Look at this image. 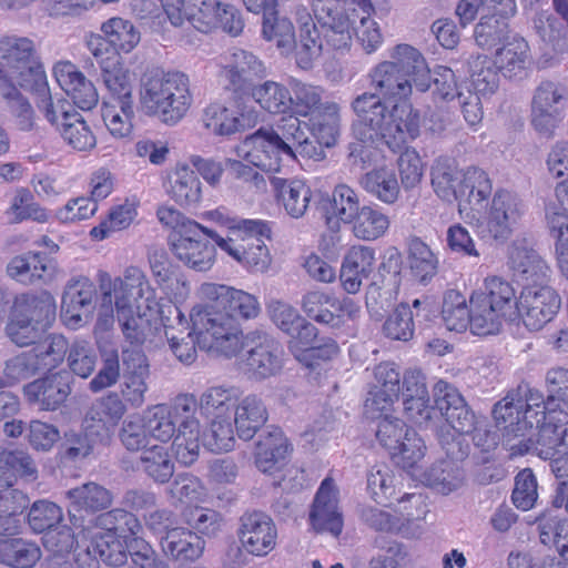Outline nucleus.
Here are the masks:
<instances>
[{"mask_svg": "<svg viewBox=\"0 0 568 568\" xmlns=\"http://www.w3.org/2000/svg\"><path fill=\"white\" fill-rule=\"evenodd\" d=\"M267 69L264 62L254 53L243 50H232L223 60L220 78L234 91L251 89L256 80L265 78Z\"/></svg>", "mask_w": 568, "mask_h": 568, "instance_id": "nucleus-21", "label": "nucleus"}, {"mask_svg": "<svg viewBox=\"0 0 568 568\" xmlns=\"http://www.w3.org/2000/svg\"><path fill=\"white\" fill-rule=\"evenodd\" d=\"M240 395L241 390L234 386H212L202 393L197 408L206 418L230 416Z\"/></svg>", "mask_w": 568, "mask_h": 568, "instance_id": "nucleus-47", "label": "nucleus"}, {"mask_svg": "<svg viewBox=\"0 0 568 568\" xmlns=\"http://www.w3.org/2000/svg\"><path fill=\"white\" fill-rule=\"evenodd\" d=\"M204 128L217 136H230L245 129L237 112L221 103H211L202 115Z\"/></svg>", "mask_w": 568, "mask_h": 568, "instance_id": "nucleus-53", "label": "nucleus"}, {"mask_svg": "<svg viewBox=\"0 0 568 568\" xmlns=\"http://www.w3.org/2000/svg\"><path fill=\"white\" fill-rule=\"evenodd\" d=\"M236 155L267 172H277L284 156L321 160L322 152L310 140L305 125L295 116L283 118L275 128L258 129L235 148Z\"/></svg>", "mask_w": 568, "mask_h": 568, "instance_id": "nucleus-5", "label": "nucleus"}, {"mask_svg": "<svg viewBox=\"0 0 568 568\" xmlns=\"http://www.w3.org/2000/svg\"><path fill=\"white\" fill-rule=\"evenodd\" d=\"M371 84L381 98L406 100L413 87L420 92L430 88V70L423 54L409 44H398L389 51V60L375 65Z\"/></svg>", "mask_w": 568, "mask_h": 568, "instance_id": "nucleus-8", "label": "nucleus"}, {"mask_svg": "<svg viewBox=\"0 0 568 568\" xmlns=\"http://www.w3.org/2000/svg\"><path fill=\"white\" fill-rule=\"evenodd\" d=\"M23 393L28 402L40 409L55 410L65 402L71 387L63 374L54 373L27 384Z\"/></svg>", "mask_w": 568, "mask_h": 568, "instance_id": "nucleus-32", "label": "nucleus"}, {"mask_svg": "<svg viewBox=\"0 0 568 568\" xmlns=\"http://www.w3.org/2000/svg\"><path fill=\"white\" fill-rule=\"evenodd\" d=\"M271 321L285 334L292 337L291 341H298L305 345L316 337V327L306 322L298 311L283 301L274 300L267 305Z\"/></svg>", "mask_w": 568, "mask_h": 568, "instance_id": "nucleus-35", "label": "nucleus"}, {"mask_svg": "<svg viewBox=\"0 0 568 568\" xmlns=\"http://www.w3.org/2000/svg\"><path fill=\"white\" fill-rule=\"evenodd\" d=\"M100 77L110 94L109 101L133 100L130 70L119 54H111L100 61Z\"/></svg>", "mask_w": 568, "mask_h": 568, "instance_id": "nucleus-40", "label": "nucleus"}, {"mask_svg": "<svg viewBox=\"0 0 568 568\" xmlns=\"http://www.w3.org/2000/svg\"><path fill=\"white\" fill-rule=\"evenodd\" d=\"M469 303L470 332L478 336L494 335L514 313L515 290L500 277H487L484 290L473 292Z\"/></svg>", "mask_w": 568, "mask_h": 568, "instance_id": "nucleus-12", "label": "nucleus"}, {"mask_svg": "<svg viewBox=\"0 0 568 568\" xmlns=\"http://www.w3.org/2000/svg\"><path fill=\"white\" fill-rule=\"evenodd\" d=\"M189 78L184 73L146 72L140 80L139 102L148 115L166 124L178 123L192 105Z\"/></svg>", "mask_w": 568, "mask_h": 568, "instance_id": "nucleus-10", "label": "nucleus"}, {"mask_svg": "<svg viewBox=\"0 0 568 568\" xmlns=\"http://www.w3.org/2000/svg\"><path fill=\"white\" fill-rule=\"evenodd\" d=\"M118 321L124 338L132 345L146 342L158 345L166 328L186 329L187 321L179 306L171 303L143 305L116 310Z\"/></svg>", "mask_w": 568, "mask_h": 568, "instance_id": "nucleus-11", "label": "nucleus"}, {"mask_svg": "<svg viewBox=\"0 0 568 568\" xmlns=\"http://www.w3.org/2000/svg\"><path fill=\"white\" fill-rule=\"evenodd\" d=\"M363 187L386 204H393L399 196V184L393 170L378 168L367 172L362 179Z\"/></svg>", "mask_w": 568, "mask_h": 568, "instance_id": "nucleus-56", "label": "nucleus"}, {"mask_svg": "<svg viewBox=\"0 0 568 568\" xmlns=\"http://www.w3.org/2000/svg\"><path fill=\"white\" fill-rule=\"evenodd\" d=\"M105 42L113 49L111 54L130 53L140 43L141 33L134 23L121 17H112L100 27Z\"/></svg>", "mask_w": 568, "mask_h": 568, "instance_id": "nucleus-43", "label": "nucleus"}, {"mask_svg": "<svg viewBox=\"0 0 568 568\" xmlns=\"http://www.w3.org/2000/svg\"><path fill=\"white\" fill-rule=\"evenodd\" d=\"M362 209L357 193L346 184L337 185L331 196L322 197L317 210L326 226L338 231L341 224H349Z\"/></svg>", "mask_w": 568, "mask_h": 568, "instance_id": "nucleus-24", "label": "nucleus"}, {"mask_svg": "<svg viewBox=\"0 0 568 568\" xmlns=\"http://www.w3.org/2000/svg\"><path fill=\"white\" fill-rule=\"evenodd\" d=\"M310 525L316 532L339 536L343 526V513L339 507V490L331 477L320 485L308 514Z\"/></svg>", "mask_w": 568, "mask_h": 568, "instance_id": "nucleus-20", "label": "nucleus"}, {"mask_svg": "<svg viewBox=\"0 0 568 568\" xmlns=\"http://www.w3.org/2000/svg\"><path fill=\"white\" fill-rule=\"evenodd\" d=\"M205 216L223 227L225 235L200 224V231L213 240L215 246L250 273H265L272 255L264 240L272 236L270 222L230 215L221 209L209 211Z\"/></svg>", "mask_w": 568, "mask_h": 568, "instance_id": "nucleus-3", "label": "nucleus"}, {"mask_svg": "<svg viewBox=\"0 0 568 568\" xmlns=\"http://www.w3.org/2000/svg\"><path fill=\"white\" fill-rule=\"evenodd\" d=\"M561 306L559 294L547 283L524 286L515 307L529 331H540L550 323Z\"/></svg>", "mask_w": 568, "mask_h": 568, "instance_id": "nucleus-18", "label": "nucleus"}, {"mask_svg": "<svg viewBox=\"0 0 568 568\" xmlns=\"http://www.w3.org/2000/svg\"><path fill=\"white\" fill-rule=\"evenodd\" d=\"M101 294L109 292L115 310L143 305H158L155 291L146 274L136 266H128L123 275L112 278L106 272L99 274Z\"/></svg>", "mask_w": 568, "mask_h": 568, "instance_id": "nucleus-16", "label": "nucleus"}, {"mask_svg": "<svg viewBox=\"0 0 568 568\" xmlns=\"http://www.w3.org/2000/svg\"><path fill=\"white\" fill-rule=\"evenodd\" d=\"M164 555L173 560L187 562L201 557L204 550L203 539L189 528L172 527L161 537Z\"/></svg>", "mask_w": 568, "mask_h": 568, "instance_id": "nucleus-37", "label": "nucleus"}, {"mask_svg": "<svg viewBox=\"0 0 568 568\" xmlns=\"http://www.w3.org/2000/svg\"><path fill=\"white\" fill-rule=\"evenodd\" d=\"M250 97L261 109L271 114H285L292 106L290 85L265 80L255 83L250 89Z\"/></svg>", "mask_w": 568, "mask_h": 568, "instance_id": "nucleus-45", "label": "nucleus"}, {"mask_svg": "<svg viewBox=\"0 0 568 568\" xmlns=\"http://www.w3.org/2000/svg\"><path fill=\"white\" fill-rule=\"evenodd\" d=\"M298 27V40L295 45L296 62L303 70L313 67V62L320 58L322 41L312 14L304 4H297L292 11Z\"/></svg>", "mask_w": 568, "mask_h": 568, "instance_id": "nucleus-33", "label": "nucleus"}, {"mask_svg": "<svg viewBox=\"0 0 568 568\" xmlns=\"http://www.w3.org/2000/svg\"><path fill=\"white\" fill-rule=\"evenodd\" d=\"M197 295L202 301H212L222 304L227 311H236L244 320H252L258 316L261 305L256 296L232 286L203 283Z\"/></svg>", "mask_w": 568, "mask_h": 568, "instance_id": "nucleus-25", "label": "nucleus"}, {"mask_svg": "<svg viewBox=\"0 0 568 568\" xmlns=\"http://www.w3.org/2000/svg\"><path fill=\"white\" fill-rule=\"evenodd\" d=\"M160 3L169 20L175 27L183 26L185 20L201 32H209L217 27L220 2L202 1L196 13L187 11L184 0H160Z\"/></svg>", "mask_w": 568, "mask_h": 568, "instance_id": "nucleus-36", "label": "nucleus"}, {"mask_svg": "<svg viewBox=\"0 0 568 568\" xmlns=\"http://www.w3.org/2000/svg\"><path fill=\"white\" fill-rule=\"evenodd\" d=\"M312 135L318 145L313 144L323 153L322 146H333L336 142L339 125V108L335 102H327L322 110L308 119ZM323 155L321 156V159Z\"/></svg>", "mask_w": 568, "mask_h": 568, "instance_id": "nucleus-48", "label": "nucleus"}, {"mask_svg": "<svg viewBox=\"0 0 568 568\" xmlns=\"http://www.w3.org/2000/svg\"><path fill=\"white\" fill-rule=\"evenodd\" d=\"M312 10L324 28L326 44L334 50L347 49L353 37L367 53L382 44L379 27L372 19L375 8L371 0H313Z\"/></svg>", "mask_w": 568, "mask_h": 568, "instance_id": "nucleus-4", "label": "nucleus"}, {"mask_svg": "<svg viewBox=\"0 0 568 568\" xmlns=\"http://www.w3.org/2000/svg\"><path fill=\"white\" fill-rule=\"evenodd\" d=\"M559 405H549L548 397L536 388L520 385L495 404L493 415L496 424L503 427L504 445L511 456L534 452L540 457L541 433L548 424L551 410Z\"/></svg>", "mask_w": 568, "mask_h": 568, "instance_id": "nucleus-2", "label": "nucleus"}, {"mask_svg": "<svg viewBox=\"0 0 568 568\" xmlns=\"http://www.w3.org/2000/svg\"><path fill=\"white\" fill-rule=\"evenodd\" d=\"M124 376L122 395L132 407H141L148 392L149 363L146 356L138 348L123 351Z\"/></svg>", "mask_w": 568, "mask_h": 568, "instance_id": "nucleus-28", "label": "nucleus"}, {"mask_svg": "<svg viewBox=\"0 0 568 568\" xmlns=\"http://www.w3.org/2000/svg\"><path fill=\"white\" fill-rule=\"evenodd\" d=\"M290 91L292 106L290 108V115L308 119L313 114L322 110L328 101H323V89L317 85L305 83L296 79L290 81Z\"/></svg>", "mask_w": 568, "mask_h": 568, "instance_id": "nucleus-46", "label": "nucleus"}, {"mask_svg": "<svg viewBox=\"0 0 568 568\" xmlns=\"http://www.w3.org/2000/svg\"><path fill=\"white\" fill-rule=\"evenodd\" d=\"M95 295V286L89 277L71 278L62 296L61 320L63 324L71 329H78L88 324L94 310Z\"/></svg>", "mask_w": 568, "mask_h": 568, "instance_id": "nucleus-19", "label": "nucleus"}, {"mask_svg": "<svg viewBox=\"0 0 568 568\" xmlns=\"http://www.w3.org/2000/svg\"><path fill=\"white\" fill-rule=\"evenodd\" d=\"M290 452V444L281 429H274L260 439L256 449V466L263 473L273 471Z\"/></svg>", "mask_w": 568, "mask_h": 568, "instance_id": "nucleus-52", "label": "nucleus"}, {"mask_svg": "<svg viewBox=\"0 0 568 568\" xmlns=\"http://www.w3.org/2000/svg\"><path fill=\"white\" fill-rule=\"evenodd\" d=\"M0 78L30 91L45 89L47 75L31 39L6 37L0 40Z\"/></svg>", "mask_w": 568, "mask_h": 568, "instance_id": "nucleus-14", "label": "nucleus"}, {"mask_svg": "<svg viewBox=\"0 0 568 568\" xmlns=\"http://www.w3.org/2000/svg\"><path fill=\"white\" fill-rule=\"evenodd\" d=\"M232 419L239 437L248 440L266 423L267 409L258 396L248 394L242 397L241 394L235 404Z\"/></svg>", "mask_w": 568, "mask_h": 568, "instance_id": "nucleus-39", "label": "nucleus"}, {"mask_svg": "<svg viewBox=\"0 0 568 568\" xmlns=\"http://www.w3.org/2000/svg\"><path fill=\"white\" fill-rule=\"evenodd\" d=\"M375 384L365 400L367 417L392 412L394 403L398 399L402 376L395 363H381L374 368Z\"/></svg>", "mask_w": 568, "mask_h": 568, "instance_id": "nucleus-22", "label": "nucleus"}, {"mask_svg": "<svg viewBox=\"0 0 568 568\" xmlns=\"http://www.w3.org/2000/svg\"><path fill=\"white\" fill-rule=\"evenodd\" d=\"M469 72L475 92L481 97L490 95L498 89L500 71L487 55L473 58L469 61Z\"/></svg>", "mask_w": 568, "mask_h": 568, "instance_id": "nucleus-60", "label": "nucleus"}, {"mask_svg": "<svg viewBox=\"0 0 568 568\" xmlns=\"http://www.w3.org/2000/svg\"><path fill=\"white\" fill-rule=\"evenodd\" d=\"M41 557V548L36 541L21 537H0V565L9 568H33Z\"/></svg>", "mask_w": 568, "mask_h": 568, "instance_id": "nucleus-42", "label": "nucleus"}, {"mask_svg": "<svg viewBox=\"0 0 568 568\" xmlns=\"http://www.w3.org/2000/svg\"><path fill=\"white\" fill-rule=\"evenodd\" d=\"M508 266L516 281L527 285H539L548 282L550 268L541 256L523 243L515 242L509 246Z\"/></svg>", "mask_w": 568, "mask_h": 568, "instance_id": "nucleus-26", "label": "nucleus"}, {"mask_svg": "<svg viewBox=\"0 0 568 568\" xmlns=\"http://www.w3.org/2000/svg\"><path fill=\"white\" fill-rule=\"evenodd\" d=\"M139 468L154 481L168 483L174 474V464L169 449L162 444H152L144 449L138 462Z\"/></svg>", "mask_w": 568, "mask_h": 568, "instance_id": "nucleus-51", "label": "nucleus"}, {"mask_svg": "<svg viewBox=\"0 0 568 568\" xmlns=\"http://www.w3.org/2000/svg\"><path fill=\"white\" fill-rule=\"evenodd\" d=\"M546 217L550 227L557 231L556 255L568 256V197L565 189L558 191V201L547 204Z\"/></svg>", "mask_w": 568, "mask_h": 568, "instance_id": "nucleus-59", "label": "nucleus"}, {"mask_svg": "<svg viewBox=\"0 0 568 568\" xmlns=\"http://www.w3.org/2000/svg\"><path fill=\"white\" fill-rule=\"evenodd\" d=\"M142 526L139 519L123 509H113L95 518L93 523L82 527L80 532L93 540L109 539V535L131 537L140 535Z\"/></svg>", "mask_w": 568, "mask_h": 568, "instance_id": "nucleus-31", "label": "nucleus"}, {"mask_svg": "<svg viewBox=\"0 0 568 568\" xmlns=\"http://www.w3.org/2000/svg\"><path fill=\"white\" fill-rule=\"evenodd\" d=\"M277 530L272 518L263 513H252L242 517L240 541L246 552L263 557L276 546Z\"/></svg>", "mask_w": 568, "mask_h": 568, "instance_id": "nucleus-23", "label": "nucleus"}, {"mask_svg": "<svg viewBox=\"0 0 568 568\" xmlns=\"http://www.w3.org/2000/svg\"><path fill=\"white\" fill-rule=\"evenodd\" d=\"M209 419V428L204 435L203 445L214 453L231 450L235 444V425L232 415Z\"/></svg>", "mask_w": 568, "mask_h": 568, "instance_id": "nucleus-63", "label": "nucleus"}, {"mask_svg": "<svg viewBox=\"0 0 568 568\" xmlns=\"http://www.w3.org/2000/svg\"><path fill=\"white\" fill-rule=\"evenodd\" d=\"M408 260L413 275L422 283H426L437 273V256L426 243L418 239L409 243Z\"/></svg>", "mask_w": 568, "mask_h": 568, "instance_id": "nucleus-64", "label": "nucleus"}, {"mask_svg": "<svg viewBox=\"0 0 568 568\" xmlns=\"http://www.w3.org/2000/svg\"><path fill=\"white\" fill-rule=\"evenodd\" d=\"M442 317L449 331L464 332L470 328V305L466 297L456 290H449L444 295Z\"/></svg>", "mask_w": 568, "mask_h": 568, "instance_id": "nucleus-58", "label": "nucleus"}, {"mask_svg": "<svg viewBox=\"0 0 568 568\" xmlns=\"http://www.w3.org/2000/svg\"><path fill=\"white\" fill-rule=\"evenodd\" d=\"M53 75L78 108L91 110L98 104L99 94L94 84L70 61L55 63Z\"/></svg>", "mask_w": 568, "mask_h": 568, "instance_id": "nucleus-27", "label": "nucleus"}, {"mask_svg": "<svg viewBox=\"0 0 568 568\" xmlns=\"http://www.w3.org/2000/svg\"><path fill=\"white\" fill-rule=\"evenodd\" d=\"M62 140L74 151L88 152L95 148L97 136L79 112L59 131Z\"/></svg>", "mask_w": 568, "mask_h": 568, "instance_id": "nucleus-62", "label": "nucleus"}, {"mask_svg": "<svg viewBox=\"0 0 568 568\" xmlns=\"http://www.w3.org/2000/svg\"><path fill=\"white\" fill-rule=\"evenodd\" d=\"M247 352L242 356L240 365L248 378L262 381L277 375L283 368V352L268 334L254 329L244 337Z\"/></svg>", "mask_w": 568, "mask_h": 568, "instance_id": "nucleus-17", "label": "nucleus"}, {"mask_svg": "<svg viewBox=\"0 0 568 568\" xmlns=\"http://www.w3.org/2000/svg\"><path fill=\"white\" fill-rule=\"evenodd\" d=\"M352 108L357 115L353 125L357 142L351 144L349 156L363 166L373 161L374 144L382 142L396 151L419 135V113L406 101L388 104L379 95L364 92Z\"/></svg>", "mask_w": 568, "mask_h": 568, "instance_id": "nucleus-1", "label": "nucleus"}, {"mask_svg": "<svg viewBox=\"0 0 568 568\" xmlns=\"http://www.w3.org/2000/svg\"><path fill=\"white\" fill-rule=\"evenodd\" d=\"M102 118L113 138L124 139L130 136L133 130V100L104 102Z\"/></svg>", "mask_w": 568, "mask_h": 568, "instance_id": "nucleus-55", "label": "nucleus"}, {"mask_svg": "<svg viewBox=\"0 0 568 568\" xmlns=\"http://www.w3.org/2000/svg\"><path fill=\"white\" fill-rule=\"evenodd\" d=\"M203 233L196 230L193 235L172 237L171 251L186 267L196 272H206L215 263V247L202 239Z\"/></svg>", "mask_w": 568, "mask_h": 568, "instance_id": "nucleus-30", "label": "nucleus"}, {"mask_svg": "<svg viewBox=\"0 0 568 568\" xmlns=\"http://www.w3.org/2000/svg\"><path fill=\"white\" fill-rule=\"evenodd\" d=\"M65 494L70 506L77 510L97 511L110 507L113 501L112 493L93 481L70 489Z\"/></svg>", "mask_w": 568, "mask_h": 568, "instance_id": "nucleus-54", "label": "nucleus"}, {"mask_svg": "<svg viewBox=\"0 0 568 568\" xmlns=\"http://www.w3.org/2000/svg\"><path fill=\"white\" fill-rule=\"evenodd\" d=\"M55 315V303L49 293L18 295L6 326L7 336L19 347L37 344Z\"/></svg>", "mask_w": 568, "mask_h": 568, "instance_id": "nucleus-13", "label": "nucleus"}, {"mask_svg": "<svg viewBox=\"0 0 568 568\" xmlns=\"http://www.w3.org/2000/svg\"><path fill=\"white\" fill-rule=\"evenodd\" d=\"M432 185L443 201L457 203L459 215L473 227L487 210L493 193L491 181L484 170L471 166L459 171L448 159L434 163Z\"/></svg>", "mask_w": 568, "mask_h": 568, "instance_id": "nucleus-7", "label": "nucleus"}, {"mask_svg": "<svg viewBox=\"0 0 568 568\" xmlns=\"http://www.w3.org/2000/svg\"><path fill=\"white\" fill-rule=\"evenodd\" d=\"M495 64L506 78H521L531 62L528 42L513 34L495 53Z\"/></svg>", "mask_w": 568, "mask_h": 568, "instance_id": "nucleus-38", "label": "nucleus"}, {"mask_svg": "<svg viewBox=\"0 0 568 568\" xmlns=\"http://www.w3.org/2000/svg\"><path fill=\"white\" fill-rule=\"evenodd\" d=\"M278 199L292 219L303 217L313 197L312 189L301 180H278Z\"/></svg>", "mask_w": 568, "mask_h": 568, "instance_id": "nucleus-49", "label": "nucleus"}, {"mask_svg": "<svg viewBox=\"0 0 568 568\" xmlns=\"http://www.w3.org/2000/svg\"><path fill=\"white\" fill-rule=\"evenodd\" d=\"M197 400L193 395H179L171 405L150 407L142 416L151 440L162 445L173 439L179 463L189 466L199 457L201 425L195 414Z\"/></svg>", "mask_w": 568, "mask_h": 568, "instance_id": "nucleus-6", "label": "nucleus"}, {"mask_svg": "<svg viewBox=\"0 0 568 568\" xmlns=\"http://www.w3.org/2000/svg\"><path fill=\"white\" fill-rule=\"evenodd\" d=\"M353 235L362 241H375L386 234L390 221L382 210L363 205L356 217L349 223Z\"/></svg>", "mask_w": 568, "mask_h": 568, "instance_id": "nucleus-50", "label": "nucleus"}, {"mask_svg": "<svg viewBox=\"0 0 568 568\" xmlns=\"http://www.w3.org/2000/svg\"><path fill=\"white\" fill-rule=\"evenodd\" d=\"M375 250L364 245L352 246L344 256L341 267V283L348 294H356L375 270Z\"/></svg>", "mask_w": 568, "mask_h": 568, "instance_id": "nucleus-34", "label": "nucleus"}, {"mask_svg": "<svg viewBox=\"0 0 568 568\" xmlns=\"http://www.w3.org/2000/svg\"><path fill=\"white\" fill-rule=\"evenodd\" d=\"M190 321V335L201 349L231 358L244 348L241 323L222 304L204 301L194 305Z\"/></svg>", "mask_w": 568, "mask_h": 568, "instance_id": "nucleus-9", "label": "nucleus"}, {"mask_svg": "<svg viewBox=\"0 0 568 568\" xmlns=\"http://www.w3.org/2000/svg\"><path fill=\"white\" fill-rule=\"evenodd\" d=\"M489 203L474 229L484 239L506 240L519 224L525 204L516 193L504 189L497 190Z\"/></svg>", "mask_w": 568, "mask_h": 568, "instance_id": "nucleus-15", "label": "nucleus"}, {"mask_svg": "<svg viewBox=\"0 0 568 568\" xmlns=\"http://www.w3.org/2000/svg\"><path fill=\"white\" fill-rule=\"evenodd\" d=\"M420 481L442 495H449L465 484V475L452 460H438L422 475Z\"/></svg>", "mask_w": 568, "mask_h": 568, "instance_id": "nucleus-44", "label": "nucleus"}, {"mask_svg": "<svg viewBox=\"0 0 568 568\" xmlns=\"http://www.w3.org/2000/svg\"><path fill=\"white\" fill-rule=\"evenodd\" d=\"M548 420L541 433L540 458L568 456V406L551 410Z\"/></svg>", "mask_w": 568, "mask_h": 568, "instance_id": "nucleus-41", "label": "nucleus"}, {"mask_svg": "<svg viewBox=\"0 0 568 568\" xmlns=\"http://www.w3.org/2000/svg\"><path fill=\"white\" fill-rule=\"evenodd\" d=\"M47 271V257L41 253L32 252L13 257L7 267L9 276L22 284L43 280Z\"/></svg>", "mask_w": 568, "mask_h": 568, "instance_id": "nucleus-57", "label": "nucleus"}, {"mask_svg": "<svg viewBox=\"0 0 568 568\" xmlns=\"http://www.w3.org/2000/svg\"><path fill=\"white\" fill-rule=\"evenodd\" d=\"M426 450L424 439L414 429H407L406 437L399 443L398 448L389 453V456L395 465L413 471L425 457Z\"/></svg>", "mask_w": 568, "mask_h": 568, "instance_id": "nucleus-61", "label": "nucleus"}, {"mask_svg": "<svg viewBox=\"0 0 568 568\" xmlns=\"http://www.w3.org/2000/svg\"><path fill=\"white\" fill-rule=\"evenodd\" d=\"M163 186L168 196L181 207H196L201 203V180L187 164H178L169 171Z\"/></svg>", "mask_w": 568, "mask_h": 568, "instance_id": "nucleus-29", "label": "nucleus"}]
</instances>
